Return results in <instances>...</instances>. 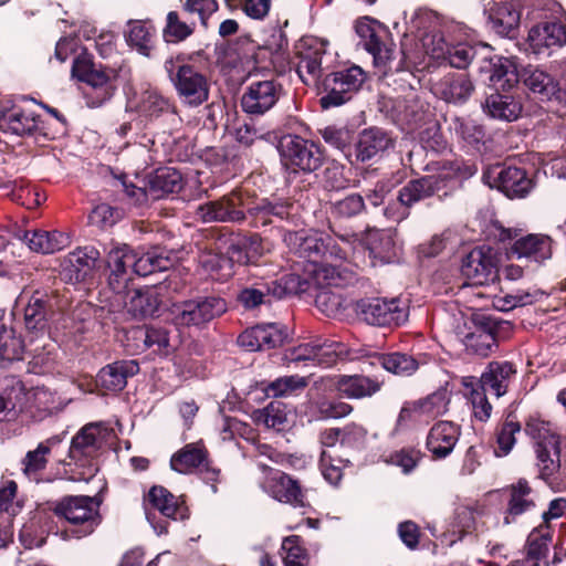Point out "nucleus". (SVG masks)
<instances>
[{
  "label": "nucleus",
  "mask_w": 566,
  "mask_h": 566,
  "mask_svg": "<svg viewBox=\"0 0 566 566\" xmlns=\"http://www.w3.org/2000/svg\"><path fill=\"white\" fill-rule=\"evenodd\" d=\"M243 208L253 217L256 227L272 223V217L282 220L289 216L286 205L262 199L253 206H247L240 192H231L219 200L198 206L196 217L202 222H237L244 219Z\"/></svg>",
  "instance_id": "nucleus-1"
},
{
  "label": "nucleus",
  "mask_w": 566,
  "mask_h": 566,
  "mask_svg": "<svg viewBox=\"0 0 566 566\" xmlns=\"http://www.w3.org/2000/svg\"><path fill=\"white\" fill-rule=\"evenodd\" d=\"M115 433L103 422L84 426L72 439L69 455L76 467L83 468L73 481L88 482L98 471L96 458L98 453L113 443Z\"/></svg>",
  "instance_id": "nucleus-2"
},
{
  "label": "nucleus",
  "mask_w": 566,
  "mask_h": 566,
  "mask_svg": "<svg viewBox=\"0 0 566 566\" xmlns=\"http://www.w3.org/2000/svg\"><path fill=\"white\" fill-rule=\"evenodd\" d=\"M284 241L292 252L307 260L306 265L327 258L346 261L353 250V242L348 238L340 235L336 239L316 230L289 232Z\"/></svg>",
  "instance_id": "nucleus-3"
},
{
  "label": "nucleus",
  "mask_w": 566,
  "mask_h": 566,
  "mask_svg": "<svg viewBox=\"0 0 566 566\" xmlns=\"http://www.w3.org/2000/svg\"><path fill=\"white\" fill-rule=\"evenodd\" d=\"M526 432L535 440V453L541 478L556 491L566 490V474L560 471L559 437L551 431L547 423L532 421Z\"/></svg>",
  "instance_id": "nucleus-4"
},
{
  "label": "nucleus",
  "mask_w": 566,
  "mask_h": 566,
  "mask_svg": "<svg viewBox=\"0 0 566 566\" xmlns=\"http://www.w3.org/2000/svg\"><path fill=\"white\" fill-rule=\"evenodd\" d=\"M54 513L72 525L70 532L77 538L92 534L101 523L99 502L93 496H65L56 503Z\"/></svg>",
  "instance_id": "nucleus-5"
},
{
  "label": "nucleus",
  "mask_w": 566,
  "mask_h": 566,
  "mask_svg": "<svg viewBox=\"0 0 566 566\" xmlns=\"http://www.w3.org/2000/svg\"><path fill=\"white\" fill-rule=\"evenodd\" d=\"M365 81L366 74L357 65L326 75L321 84V94H323L319 99L321 106L327 109L343 105L352 98Z\"/></svg>",
  "instance_id": "nucleus-6"
},
{
  "label": "nucleus",
  "mask_w": 566,
  "mask_h": 566,
  "mask_svg": "<svg viewBox=\"0 0 566 566\" xmlns=\"http://www.w3.org/2000/svg\"><path fill=\"white\" fill-rule=\"evenodd\" d=\"M407 301L400 297H370L357 302L358 316L374 326H399L408 319Z\"/></svg>",
  "instance_id": "nucleus-7"
},
{
  "label": "nucleus",
  "mask_w": 566,
  "mask_h": 566,
  "mask_svg": "<svg viewBox=\"0 0 566 566\" xmlns=\"http://www.w3.org/2000/svg\"><path fill=\"white\" fill-rule=\"evenodd\" d=\"M447 177L449 175H429L408 182L399 190L398 202L385 208V217L394 222L403 220L410 206L443 189Z\"/></svg>",
  "instance_id": "nucleus-8"
},
{
  "label": "nucleus",
  "mask_w": 566,
  "mask_h": 566,
  "mask_svg": "<svg viewBox=\"0 0 566 566\" xmlns=\"http://www.w3.org/2000/svg\"><path fill=\"white\" fill-rule=\"evenodd\" d=\"M281 161L292 171H314L322 163L318 147L300 136L286 135L279 143Z\"/></svg>",
  "instance_id": "nucleus-9"
},
{
  "label": "nucleus",
  "mask_w": 566,
  "mask_h": 566,
  "mask_svg": "<svg viewBox=\"0 0 566 566\" xmlns=\"http://www.w3.org/2000/svg\"><path fill=\"white\" fill-rule=\"evenodd\" d=\"M172 85L181 103L189 107L200 106L209 98V80L193 65H179Z\"/></svg>",
  "instance_id": "nucleus-10"
},
{
  "label": "nucleus",
  "mask_w": 566,
  "mask_h": 566,
  "mask_svg": "<svg viewBox=\"0 0 566 566\" xmlns=\"http://www.w3.org/2000/svg\"><path fill=\"white\" fill-rule=\"evenodd\" d=\"M227 312V303L219 296L190 300L177 306L175 322L182 326H199Z\"/></svg>",
  "instance_id": "nucleus-11"
},
{
  "label": "nucleus",
  "mask_w": 566,
  "mask_h": 566,
  "mask_svg": "<svg viewBox=\"0 0 566 566\" xmlns=\"http://www.w3.org/2000/svg\"><path fill=\"white\" fill-rule=\"evenodd\" d=\"M282 87L273 78H250L241 97L243 112L250 115H263L279 101Z\"/></svg>",
  "instance_id": "nucleus-12"
},
{
  "label": "nucleus",
  "mask_w": 566,
  "mask_h": 566,
  "mask_svg": "<svg viewBox=\"0 0 566 566\" xmlns=\"http://www.w3.org/2000/svg\"><path fill=\"white\" fill-rule=\"evenodd\" d=\"M326 55V42L316 38H304L297 45L296 72L301 81L316 85L322 75L324 59Z\"/></svg>",
  "instance_id": "nucleus-13"
},
{
  "label": "nucleus",
  "mask_w": 566,
  "mask_h": 566,
  "mask_svg": "<svg viewBox=\"0 0 566 566\" xmlns=\"http://www.w3.org/2000/svg\"><path fill=\"white\" fill-rule=\"evenodd\" d=\"M344 261L335 259H322L317 263L305 265V272L307 274L302 281L295 275H291V282L294 279L298 280L295 292L306 291L305 284L315 286L318 291L337 289L345 282L344 273L339 270L340 264Z\"/></svg>",
  "instance_id": "nucleus-14"
},
{
  "label": "nucleus",
  "mask_w": 566,
  "mask_h": 566,
  "mask_svg": "<svg viewBox=\"0 0 566 566\" xmlns=\"http://www.w3.org/2000/svg\"><path fill=\"white\" fill-rule=\"evenodd\" d=\"M483 179L511 199L526 197L534 187L533 180L527 177L525 170L517 167L490 169L484 174Z\"/></svg>",
  "instance_id": "nucleus-15"
},
{
  "label": "nucleus",
  "mask_w": 566,
  "mask_h": 566,
  "mask_svg": "<svg viewBox=\"0 0 566 566\" xmlns=\"http://www.w3.org/2000/svg\"><path fill=\"white\" fill-rule=\"evenodd\" d=\"M461 273L473 285L493 282L499 274L495 255L490 248L473 249L463 260Z\"/></svg>",
  "instance_id": "nucleus-16"
},
{
  "label": "nucleus",
  "mask_w": 566,
  "mask_h": 566,
  "mask_svg": "<svg viewBox=\"0 0 566 566\" xmlns=\"http://www.w3.org/2000/svg\"><path fill=\"white\" fill-rule=\"evenodd\" d=\"M450 398L447 390H437L424 399L407 402L400 410L398 421L400 423L429 422L444 415L448 410Z\"/></svg>",
  "instance_id": "nucleus-17"
},
{
  "label": "nucleus",
  "mask_w": 566,
  "mask_h": 566,
  "mask_svg": "<svg viewBox=\"0 0 566 566\" xmlns=\"http://www.w3.org/2000/svg\"><path fill=\"white\" fill-rule=\"evenodd\" d=\"M566 44V25L557 21L541 22L531 28L527 35L528 50L536 55L548 56Z\"/></svg>",
  "instance_id": "nucleus-18"
},
{
  "label": "nucleus",
  "mask_w": 566,
  "mask_h": 566,
  "mask_svg": "<svg viewBox=\"0 0 566 566\" xmlns=\"http://www.w3.org/2000/svg\"><path fill=\"white\" fill-rule=\"evenodd\" d=\"M24 311V324L30 331H42L52 310V297L44 291L24 289L15 301Z\"/></svg>",
  "instance_id": "nucleus-19"
},
{
  "label": "nucleus",
  "mask_w": 566,
  "mask_h": 566,
  "mask_svg": "<svg viewBox=\"0 0 566 566\" xmlns=\"http://www.w3.org/2000/svg\"><path fill=\"white\" fill-rule=\"evenodd\" d=\"M261 486L265 493L281 503L295 507L305 505V495L300 483L284 472L269 469Z\"/></svg>",
  "instance_id": "nucleus-20"
},
{
  "label": "nucleus",
  "mask_w": 566,
  "mask_h": 566,
  "mask_svg": "<svg viewBox=\"0 0 566 566\" xmlns=\"http://www.w3.org/2000/svg\"><path fill=\"white\" fill-rule=\"evenodd\" d=\"M134 251L126 244H113L107 252V266L111 271L108 284L117 293L126 292L133 273Z\"/></svg>",
  "instance_id": "nucleus-21"
},
{
  "label": "nucleus",
  "mask_w": 566,
  "mask_h": 566,
  "mask_svg": "<svg viewBox=\"0 0 566 566\" xmlns=\"http://www.w3.org/2000/svg\"><path fill=\"white\" fill-rule=\"evenodd\" d=\"M286 337V331L280 325L264 324L245 329L239 335L238 344L249 352H256L280 346Z\"/></svg>",
  "instance_id": "nucleus-22"
},
{
  "label": "nucleus",
  "mask_w": 566,
  "mask_h": 566,
  "mask_svg": "<svg viewBox=\"0 0 566 566\" xmlns=\"http://www.w3.org/2000/svg\"><path fill=\"white\" fill-rule=\"evenodd\" d=\"M337 346L333 342L301 344L286 354V359L293 363L312 361L313 365L329 367L338 359Z\"/></svg>",
  "instance_id": "nucleus-23"
},
{
  "label": "nucleus",
  "mask_w": 566,
  "mask_h": 566,
  "mask_svg": "<svg viewBox=\"0 0 566 566\" xmlns=\"http://www.w3.org/2000/svg\"><path fill=\"white\" fill-rule=\"evenodd\" d=\"M99 252L93 247L76 249L69 253L61 264V274L70 283L83 281L95 265Z\"/></svg>",
  "instance_id": "nucleus-24"
},
{
  "label": "nucleus",
  "mask_w": 566,
  "mask_h": 566,
  "mask_svg": "<svg viewBox=\"0 0 566 566\" xmlns=\"http://www.w3.org/2000/svg\"><path fill=\"white\" fill-rule=\"evenodd\" d=\"M473 84L464 73H449L433 84V92L449 103H463L473 92Z\"/></svg>",
  "instance_id": "nucleus-25"
},
{
  "label": "nucleus",
  "mask_w": 566,
  "mask_h": 566,
  "mask_svg": "<svg viewBox=\"0 0 566 566\" xmlns=\"http://www.w3.org/2000/svg\"><path fill=\"white\" fill-rule=\"evenodd\" d=\"M38 116L19 105L0 112V130L3 133L30 135L38 129Z\"/></svg>",
  "instance_id": "nucleus-26"
},
{
  "label": "nucleus",
  "mask_w": 566,
  "mask_h": 566,
  "mask_svg": "<svg viewBox=\"0 0 566 566\" xmlns=\"http://www.w3.org/2000/svg\"><path fill=\"white\" fill-rule=\"evenodd\" d=\"M509 496L504 515V524H511L515 518L535 506V494L526 480H518L506 489Z\"/></svg>",
  "instance_id": "nucleus-27"
},
{
  "label": "nucleus",
  "mask_w": 566,
  "mask_h": 566,
  "mask_svg": "<svg viewBox=\"0 0 566 566\" xmlns=\"http://www.w3.org/2000/svg\"><path fill=\"white\" fill-rule=\"evenodd\" d=\"M459 428L450 421H439L429 431L427 448L434 458L449 455L458 442Z\"/></svg>",
  "instance_id": "nucleus-28"
},
{
  "label": "nucleus",
  "mask_w": 566,
  "mask_h": 566,
  "mask_svg": "<svg viewBox=\"0 0 566 566\" xmlns=\"http://www.w3.org/2000/svg\"><path fill=\"white\" fill-rule=\"evenodd\" d=\"M511 252L518 259L543 262L552 256V239L545 234H527L514 241Z\"/></svg>",
  "instance_id": "nucleus-29"
},
{
  "label": "nucleus",
  "mask_w": 566,
  "mask_h": 566,
  "mask_svg": "<svg viewBox=\"0 0 566 566\" xmlns=\"http://www.w3.org/2000/svg\"><path fill=\"white\" fill-rule=\"evenodd\" d=\"M515 373L516 370L511 363L492 361L481 375L480 385L478 386L483 389V391H491L500 398L506 394L509 384Z\"/></svg>",
  "instance_id": "nucleus-30"
},
{
  "label": "nucleus",
  "mask_w": 566,
  "mask_h": 566,
  "mask_svg": "<svg viewBox=\"0 0 566 566\" xmlns=\"http://www.w3.org/2000/svg\"><path fill=\"white\" fill-rule=\"evenodd\" d=\"M392 146V139L382 129L373 127L364 129L356 144V157L360 161H367L382 155Z\"/></svg>",
  "instance_id": "nucleus-31"
},
{
  "label": "nucleus",
  "mask_w": 566,
  "mask_h": 566,
  "mask_svg": "<svg viewBox=\"0 0 566 566\" xmlns=\"http://www.w3.org/2000/svg\"><path fill=\"white\" fill-rule=\"evenodd\" d=\"M139 371V365L136 360H119L102 368L97 375V384L112 391L122 390L127 378L135 376Z\"/></svg>",
  "instance_id": "nucleus-32"
},
{
  "label": "nucleus",
  "mask_w": 566,
  "mask_h": 566,
  "mask_svg": "<svg viewBox=\"0 0 566 566\" xmlns=\"http://www.w3.org/2000/svg\"><path fill=\"white\" fill-rule=\"evenodd\" d=\"M19 238L30 248V250L43 254L55 253L69 247L71 243L70 237L60 231H23V234Z\"/></svg>",
  "instance_id": "nucleus-33"
},
{
  "label": "nucleus",
  "mask_w": 566,
  "mask_h": 566,
  "mask_svg": "<svg viewBox=\"0 0 566 566\" xmlns=\"http://www.w3.org/2000/svg\"><path fill=\"white\" fill-rule=\"evenodd\" d=\"M114 80L115 74L112 71L96 69L88 75L84 81L87 85L84 94L90 106L97 107L112 97L115 90Z\"/></svg>",
  "instance_id": "nucleus-34"
},
{
  "label": "nucleus",
  "mask_w": 566,
  "mask_h": 566,
  "mask_svg": "<svg viewBox=\"0 0 566 566\" xmlns=\"http://www.w3.org/2000/svg\"><path fill=\"white\" fill-rule=\"evenodd\" d=\"M335 386L340 395L349 399H363L378 392L381 382L363 375H343L337 378Z\"/></svg>",
  "instance_id": "nucleus-35"
},
{
  "label": "nucleus",
  "mask_w": 566,
  "mask_h": 566,
  "mask_svg": "<svg viewBox=\"0 0 566 566\" xmlns=\"http://www.w3.org/2000/svg\"><path fill=\"white\" fill-rule=\"evenodd\" d=\"M379 364L389 373L397 376H411L420 366L429 361L427 354L410 355L407 353L382 354L378 358Z\"/></svg>",
  "instance_id": "nucleus-36"
},
{
  "label": "nucleus",
  "mask_w": 566,
  "mask_h": 566,
  "mask_svg": "<svg viewBox=\"0 0 566 566\" xmlns=\"http://www.w3.org/2000/svg\"><path fill=\"white\" fill-rule=\"evenodd\" d=\"M147 502L167 518L177 521L188 516L187 507L163 486H153L148 492Z\"/></svg>",
  "instance_id": "nucleus-37"
},
{
  "label": "nucleus",
  "mask_w": 566,
  "mask_h": 566,
  "mask_svg": "<svg viewBox=\"0 0 566 566\" xmlns=\"http://www.w3.org/2000/svg\"><path fill=\"white\" fill-rule=\"evenodd\" d=\"M490 20L497 34L513 38L520 25L521 12L513 2H500L492 8Z\"/></svg>",
  "instance_id": "nucleus-38"
},
{
  "label": "nucleus",
  "mask_w": 566,
  "mask_h": 566,
  "mask_svg": "<svg viewBox=\"0 0 566 566\" xmlns=\"http://www.w3.org/2000/svg\"><path fill=\"white\" fill-rule=\"evenodd\" d=\"M171 333H176V329L165 326H149L134 331L135 337L142 338L145 347L151 348L155 353L165 355L174 350L178 345V342L171 336Z\"/></svg>",
  "instance_id": "nucleus-39"
},
{
  "label": "nucleus",
  "mask_w": 566,
  "mask_h": 566,
  "mask_svg": "<svg viewBox=\"0 0 566 566\" xmlns=\"http://www.w3.org/2000/svg\"><path fill=\"white\" fill-rule=\"evenodd\" d=\"M483 111L492 118L512 122L521 115L522 105L511 95L493 93L486 97Z\"/></svg>",
  "instance_id": "nucleus-40"
},
{
  "label": "nucleus",
  "mask_w": 566,
  "mask_h": 566,
  "mask_svg": "<svg viewBox=\"0 0 566 566\" xmlns=\"http://www.w3.org/2000/svg\"><path fill=\"white\" fill-rule=\"evenodd\" d=\"M174 264L172 260L160 248L138 254L134 252L133 273L146 276L157 271H166Z\"/></svg>",
  "instance_id": "nucleus-41"
},
{
  "label": "nucleus",
  "mask_w": 566,
  "mask_h": 566,
  "mask_svg": "<svg viewBox=\"0 0 566 566\" xmlns=\"http://www.w3.org/2000/svg\"><path fill=\"white\" fill-rule=\"evenodd\" d=\"M137 112L147 118H157L170 111L169 101L154 87H145L137 94L134 103Z\"/></svg>",
  "instance_id": "nucleus-42"
},
{
  "label": "nucleus",
  "mask_w": 566,
  "mask_h": 566,
  "mask_svg": "<svg viewBox=\"0 0 566 566\" xmlns=\"http://www.w3.org/2000/svg\"><path fill=\"white\" fill-rule=\"evenodd\" d=\"M490 81L496 90H509L518 82L517 66L509 57L490 59Z\"/></svg>",
  "instance_id": "nucleus-43"
},
{
  "label": "nucleus",
  "mask_w": 566,
  "mask_h": 566,
  "mask_svg": "<svg viewBox=\"0 0 566 566\" xmlns=\"http://www.w3.org/2000/svg\"><path fill=\"white\" fill-rule=\"evenodd\" d=\"M370 256L390 262L396 256V243L391 230H370L366 237Z\"/></svg>",
  "instance_id": "nucleus-44"
},
{
  "label": "nucleus",
  "mask_w": 566,
  "mask_h": 566,
  "mask_svg": "<svg viewBox=\"0 0 566 566\" xmlns=\"http://www.w3.org/2000/svg\"><path fill=\"white\" fill-rule=\"evenodd\" d=\"M356 32L361 38L364 48L374 56L375 65L386 66L391 60L392 50L386 46L366 23L357 24Z\"/></svg>",
  "instance_id": "nucleus-45"
},
{
  "label": "nucleus",
  "mask_w": 566,
  "mask_h": 566,
  "mask_svg": "<svg viewBox=\"0 0 566 566\" xmlns=\"http://www.w3.org/2000/svg\"><path fill=\"white\" fill-rule=\"evenodd\" d=\"M206 461V450L200 443L186 444L171 457V469L179 473H190Z\"/></svg>",
  "instance_id": "nucleus-46"
},
{
  "label": "nucleus",
  "mask_w": 566,
  "mask_h": 566,
  "mask_svg": "<svg viewBox=\"0 0 566 566\" xmlns=\"http://www.w3.org/2000/svg\"><path fill=\"white\" fill-rule=\"evenodd\" d=\"M184 180L181 174L172 168L158 169L150 179L149 190L154 198L175 193L182 189Z\"/></svg>",
  "instance_id": "nucleus-47"
},
{
  "label": "nucleus",
  "mask_w": 566,
  "mask_h": 566,
  "mask_svg": "<svg viewBox=\"0 0 566 566\" xmlns=\"http://www.w3.org/2000/svg\"><path fill=\"white\" fill-rule=\"evenodd\" d=\"M24 344L15 331L0 319V363L22 358Z\"/></svg>",
  "instance_id": "nucleus-48"
},
{
  "label": "nucleus",
  "mask_w": 566,
  "mask_h": 566,
  "mask_svg": "<svg viewBox=\"0 0 566 566\" xmlns=\"http://www.w3.org/2000/svg\"><path fill=\"white\" fill-rule=\"evenodd\" d=\"M525 85L542 99H551L556 97L557 83L542 70H528L524 78Z\"/></svg>",
  "instance_id": "nucleus-49"
},
{
  "label": "nucleus",
  "mask_w": 566,
  "mask_h": 566,
  "mask_svg": "<svg viewBox=\"0 0 566 566\" xmlns=\"http://www.w3.org/2000/svg\"><path fill=\"white\" fill-rule=\"evenodd\" d=\"M127 42L145 56L150 55L153 49V30L144 22L135 21L128 24Z\"/></svg>",
  "instance_id": "nucleus-50"
},
{
  "label": "nucleus",
  "mask_w": 566,
  "mask_h": 566,
  "mask_svg": "<svg viewBox=\"0 0 566 566\" xmlns=\"http://www.w3.org/2000/svg\"><path fill=\"white\" fill-rule=\"evenodd\" d=\"M17 483L12 480L2 482L0 486V518L9 520L22 509V502L17 499Z\"/></svg>",
  "instance_id": "nucleus-51"
},
{
  "label": "nucleus",
  "mask_w": 566,
  "mask_h": 566,
  "mask_svg": "<svg viewBox=\"0 0 566 566\" xmlns=\"http://www.w3.org/2000/svg\"><path fill=\"white\" fill-rule=\"evenodd\" d=\"M462 342L467 350L483 357L488 356L496 344L494 335L483 328L468 333Z\"/></svg>",
  "instance_id": "nucleus-52"
},
{
  "label": "nucleus",
  "mask_w": 566,
  "mask_h": 566,
  "mask_svg": "<svg viewBox=\"0 0 566 566\" xmlns=\"http://www.w3.org/2000/svg\"><path fill=\"white\" fill-rule=\"evenodd\" d=\"M542 294L538 291H516L495 296L493 305L496 310L509 312L517 306H526L535 303Z\"/></svg>",
  "instance_id": "nucleus-53"
},
{
  "label": "nucleus",
  "mask_w": 566,
  "mask_h": 566,
  "mask_svg": "<svg viewBox=\"0 0 566 566\" xmlns=\"http://www.w3.org/2000/svg\"><path fill=\"white\" fill-rule=\"evenodd\" d=\"M551 541V535L546 527L541 526L539 528L534 530L527 538V549L526 556L524 559H531L539 566V562L542 558L546 556L548 551V543Z\"/></svg>",
  "instance_id": "nucleus-54"
},
{
  "label": "nucleus",
  "mask_w": 566,
  "mask_h": 566,
  "mask_svg": "<svg viewBox=\"0 0 566 566\" xmlns=\"http://www.w3.org/2000/svg\"><path fill=\"white\" fill-rule=\"evenodd\" d=\"M307 384L308 381L305 377L298 375L284 376L270 382L265 388V392L272 397H285L304 389Z\"/></svg>",
  "instance_id": "nucleus-55"
},
{
  "label": "nucleus",
  "mask_w": 566,
  "mask_h": 566,
  "mask_svg": "<svg viewBox=\"0 0 566 566\" xmlns=\"http://www.w3.org/2000/svg\"><path fill=\"white\" fill-rule=\"evenodd\" d=\"M462 384L467 388H471V401L473 415L480 421H486L491 417L492 406L486 399L485 392L481 389L473 377H465Z\"/></svg>",
  "instance_id": "nucleus-56"
},
{
  "label": "nucleus",
  "mask_w": 566,
  "mask_h": 566,
  "mask_svg": "<svg viewBox=\"0 0 566 566\" xmlns=\"http://www.w3.org/2000/svg\"><path fill=\"white\" fill-rule=\"evenodd\" d=\"M344 301L337 289L321 290L315 295L316 307L331 317L337 316L345 308Z\"/></svg>",
  "instance_id": "nucleus-57"
},
{
  "label": "nucleus",
  "mask_w": 566,
  "mask_h": 566,
  "mask_svg": "<svg viewBox=\"0 0 566 566\" xmlns=\"http://www.w3.org/2000/svg\"><path fill=\"white\" fill-rule=\"evenodd\" d=\"M450 128L469 145H478L484 137L482 126L470 118L454 117L450 124Z\"/></svg>",
  "instance_id": "nucleus-58"
},
{
  "label": "nucleus",
  "mask_w": 566,
  "mask_h": 566,
  "mask_svg": "<svg viewBox=\"0 0 566 566\" xmlns=\"http://www.w3.org/2000/svg\"><path fill=\"white\" fill-rule=\"evenodd\" d=\"M282 551L285 553L283 559L285 566H307L308 555L301 544L297 535H291L283 539Z\"/></svg>",
  "instance_id": "nucleus-59"
},
{
  "label": "nucleus",
  "mask_w": 566,
  "mask_h": 566,
  "mask_svg": "<svg viewBox=\"0 0 566 566\" xmlns=\"http://www.w3.org/2000/svg\"><path fill=\"white\" fill-rule=\"evenodd\" d=\"M270 293L281 296V293L272 291L268 283H258L253 286L241 290L238 294V301L244 308L252 310L265 303V298Z\"/></svg>",
  "instance_id": "nucleus-60"
},
{
  "label": "nucleus",
  "mask_w": 566,
  "mask_h": 566,
  "mask_svg": "<svg viewBox=\"0 0 566 566\" xmlns=\"http://www.w3.org/2000/svg\"><path fill=\"white\" fill-rule=\"evenodd\" d=\"M33 406L43 415L59 411L63 407L61 397L46 387H36L32 392Z\"/></svg>",
  "instance_id": "nucleus-61"
},
{
  "label": "nucleus",
  "mask_w": 566,
  "mask_h": 566,
  "mask_svg": "<svg viewBox=\"0 0 566 566\" xmlns=\"http://www.w3.org/2000/svg\"><path fill=\"white\" fill-rule=\"evenodd\" d=\"M59 443V439H49L45 443H40L33 451H29L23 461L24 473L27 475L34 474L45 468L46 454L50 452V446Z\"/></svg>",
  "instance_id": "nucleus-62"
},
{
  "label": "nucleus",
  "mask_w": 566,
  "mask_h": 566,
  "mask_svg": "<svg viewBox=\"0 0 566 566\" xmlns=\"http://www.w3.org/2000/svg\"><path fill=\"white\" fill-rule=\"evenodd\" d=\"M255 420L266 428L281 431L286 423V413L281 408L280 403L271 402L263 410L255 413Z\"/></svg>",
  "instance_id": "nucleus-63"
},
{
  "label": "nucleus",
  "mask_w": 566,
  "mask_h": 566,
  "mask_svg": "<svg viewBox=\"0 0 566 566\" xmlns=\"http://www.w3.org/2000/svg\"><path fill=\"white\" fill-rule=\"evenodd\" d=\"M521 430L520 423L515 421H505L496 436L497 448L495 455H506L515 444V434Z\"/></svg>",
  "instance_id": "nucleus-64"
}]
</instances>
